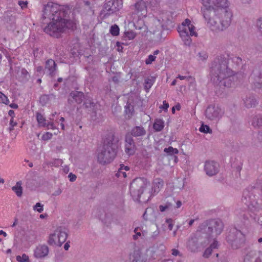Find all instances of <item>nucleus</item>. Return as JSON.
Returning a JSON list of instances; mask_svg holds the SVG:
<instances>
[{
  "mask_svg": "<svg viewBox=\"0 0 262 262\" xmlns=\"http://www.w3.org/2000/svg\"><path fill=\"white\" fill-rule=\"evenodd\" d=\"M61 6L57 4L48 3L44 8L43 18H49L52 21L48 24L43 30L45 33L51 36L59 37L61 34L67 30L74 29L76 24L71 20L61 17Z\"/></svg>",
  "mask_w": 262,
  "mask_h": 262,
  "instance_id": "nucleus-1",
  "label": "nucleus"
},
{
  "mask_svg": "<svg viewBox=\"0 0 262 262\" xmlns=\"http://www.w3.org/2000/svg\"><path fill=\"white\" fill-rule=\"evenodd\" d=\"M228 59L224 56L216 57L210 68L211 80L220 88L231 86L234 72L228 66Z\"/></svg>",
  "mask_w": 262,
  "mask_h": 262,
  "instance_id": "nucleus-2",
  "label": "nucleus"
},
{
  "mask_svg": "<svg viewBox=\"0 0 262 262\" xmlns=\"http://www.w3.org/2000/svg\"><path fill=\"white\" fill-rule=\"evenodd\" d=\"M203 15L210 29L216 32L223 31L228 28L232 17V13L229 8L217 11L205 8Z\"/></svg>",
  "mask_w": 262,
  "mask_h": 262,
  "instance_id": "nucleus-3",
  "label": "nucleus"
},
{
  "mask_svg": "<svg viewBox=\"0 0 262 262\" xmlns=\"http://www.w3.org/2000/svg\"><path fill=\"white\" fill-rule=\"evenodd\" d=\"M117 147L114 135L109 133L104 141V145L98 149V161L102 164L111 162L116 156Z\"/></svg>",
  "mask_w": 262,
  "mask_h": 262,
  "instance_id": "nucleus-4",
  "label": "nucleus"
},
{
  "mask_svg": "<svg viewBox=\"0 0 262 262\" xmlns=\"http://www.w3.org/2000/svg\"><path fill=\"white\" fill-rule=\"evenodd\" d=\"M224 227V224L220 219H214L204 222L199 226V229L200 232L214 237L221 234Z\"/></svg>",
  "mask_w": 262,
  "mask_h": 262,
  "instance_id": "nucleus-5",
  "label": "nucleus"
},
{
  "mask_svg": "<svg viewBox=\"0 0 262 262\" xmlns=\"http://www.w3.org/2000/svg\"><path fill=\"white\" fill-rule=\"evenodd\" d=\"M150 184L145 179L138 178L134 179L130 185V193L135 201H140L144 193L150 196V192L147 190Z\"/></svg>",
  "mask_w": 262,
  "mask_h": 262,
  "instance_id": "nucleus-6",
  "label": "nucleus"
},
{
  "mask_svg": "<svg viewBox=\"0 0 262 262\" xmlns=\"http://www.w3.org/2000/svg\"><path fill=\"white\" fill-rule=\"evenodd\" d=\"M195 27L191 24L190 19L186 18L182 24L178 27L177 31L186 46H189L192 42L191 36H198L195 31Z\"/></svg>",
  "mask_w": 262,
  "mask_h": 262,
  "instance_id": "nucleus-7",
  "label": "nucleus"
},
{
  "mask_svg": "<svg viewBox=\"0 0 262 262\" xmlns=\"http://www.w3.org/2000/svg\"><path fill=\"white\" fill-rule=\"evenodd\" d=\"M198 229L196 234L192 235L188 238L186 247L188 250L192 253H197L202 250L209 244L208 238L201 235Z\"/></svg>",
  "mask_w": 262,
  "mask_h": 262,
  "instance_id": "nucleus-8",
  "label": "nucleus"
},
{
  "mask_svg": "<svg viewBox=\"0 0 262 262\" xmlns=\"http://www.w3.org/2000/svg\"><path fill=\"white\" fill-rule=\"evenodd\" d=\"M226 238L227 243L233 249H237L242 247L245 241L244 234L235 228H232L229 230Z\"/></svg>",
  "mask_w": 262,
  "mask_h": 262,
  "instance_id": "nucleus-9",
  "label": "nucleus"
},
{
  "mask_svg": "<svg viewBox=\"0 0 262 262\" xmlns=\"http://www.w3.org/2000/svg\"><path fill=\"white\" fill-rule=\"evenodd\" d=\"M167 200H165V211L166 210H170L175 213L177 208H180L182 205L181 201H176L174 198L169 197L172 194V191L174 189V186L172 183H169L167 184Z\"/></svg>",
  "mask_w": 262,
  "mask_h": 262,
  "instance_id": "nucleus-10",
  "label": "nucleus"
},
{
  "mask_svg": "<svg viewBox=\"0 0 262 262\" xmlns=\"http://www.w3.org/2000/svg\"><path fill=\"white\" fill-rule=\"evenodd\" d=\"M203 6L201 11L204 14V9L217 11L219 9H224L229 8V3L228 0H202Z\"/></svg>",
  "mask_w": 262,
  "mask_h": 262,
  "instance_id": "nucleus-11",
  "label": "nucleus"
},
{
  "mask_svg": "<svg viewBox=\"0 0 262 262\" xmlns=\"http://www.w3.org/2000/svg\"><path fill=\"white\" fill-rule=\"evenodd\" d=\"M122 7V0L109 1L104 4L101 15H103V18H105L109 15L119 11Z\"/></svg>",
  "mask_w": 262,
  "mask_h": 262,
  "instance_id": "nucleus-12",
  "label": "nucleus"
},
{
  "mask_svg": "<svg viewBox=\"0 0 262 262\" xmlns=\"http://www.w3.org/2000/svg\"><path fill=\"white\" fill-rule=\"evenodd\" d=\"M67 238V233L61 227H58L49 235L48 244L50 245L61 246Z\"/></svg>",
  "mask_w": 262,
  "mask_h": 262,
  "instance_id": "nucleus-13",
  "label": "nucleus"
},
{
  "mask_svg": "<svg viewBox=\"0 0 262 262\" xmlns=\"http://www.w3.org/2000/svg\"><path fill=\"white\" fill-rule=\"evenodd\" d=\"M249 80L255 89L262 88V62L255 67L251 74Z\"/></svg>",
  "mask_w": 262,
  "mask_h": 262,
  "instance_id": "nucleus-14",
  "label": "nucleus"
},
{
  "mask_svg": "<svg viewBox=\"0 0 262 262\" xmlns=\"http://www.w3.org/2000/svg\"><path fill=\"white\" fill-rule=\"evenodd\" d=\"M224 114V112L217 105H209L205 112L206 117L211 120H216L220 119Z\"/></svg>",
  "mask_w": 262,
  "mask_h": 262,
  "instance_id": "nucleus-15",
  "label": "nucleus"
},
{
  "mask_svg": "<svg viewBox=\"0 0 262 262\" xmlns=\"http://www.w3.org/2000/svg\"><path fill=\"white\" fill-rule=\"evenodd\" d=\"M178 154L179 150L176 148H173L171 146L165 148V160L166 159L168 161V165L173 166L178 162Z\"/></svg>",
  "mask_w": 262,
  "mask_h": 262,
  "instance_id": "nucleus-16",
  "label": "nucleus"
},
{
  "mask_svg": "<svg viewBox=\"0 0 262 262\" xmlns=\"http://www.w3.org/2000/svg\"><path fill=\"white\" fill-rule=\"evenodd\" d=\"M165 15L166 16L165 30H170L174 27L177 13L174 10L170 9L166 11Z\"/></svg>",
  "mask_w": 262,
  "mask_h": 262,
  "instance_id": "nucleus-17",
  "label": "nucleus"
},
{
  "mask_svg": "<svg viewBox=\"0 0 262 262\" xmlns=\"http://www.w3.org/2000/svg\"><path fill=\"white\" fill-rule=\"evenodd\" d=\"M204 170L208 176L216 175L219 171V165L214 161H207L205 163Z\"/></svg>",
  "mask_w": 262,
  "mask_h": 262,
  "instance_id": "nucleus-18",
  "label": "nucleus"
},
{
  "mask_svg": "<svg viewBox=\"0 0 262 262\" xmlns=\"http://www.w3.org/2000/svg\"><path fill=\"white\" fill-rule=\"evenodd\" d=\"M48 247L45 245H38L34 250V256L36 258H42L48 254Z\"/></svg>",
  "mask_w": 262,
  "mask_h": 262,
  "instance_id": "nucleus-19",
  "label": "nucleus"
},
{
  "mask_svg": "<svg viewBox=\"0 0 262 262\" xmlns=\"http://www.w3.org/2000/svg\"><path fill=\"white\" fill-rule=\"evenodd\" d=\"M125 151L128 155H133L135 152V143L133 139L131 137H126Z\"/></svg>",
  "mask_w": 262,
  "mask_h": 262,
  "instance_id": "nucleus-20",
  "label": "nucleus"
},
{
  "mask_svg": "<svg viewBox=\"0 0 262 262\" xmlns=\"http://www.w3.org/2000/svg\"><path fill=\"white\" fill-rule=\"evenodd\" d=\"M245 106L247 108L255 107L258 104L257 100L253 95H249L243 99Z\"/></svg>",
  "mask_w": 262,
  "mask_h": 262,
  "instance_id": "nucleus-21",
  "label": "nucleus"
},
{
  "mask_svg": "<svg viewBox=\"0 0 262 262\" xmlns=\"http://www.w3.org/2000/svg\"><path fill=\"white\" fill-rule=\"evenodd\" d=\"M253 198L254 196L250 192L249 190L246 189L243 192L242 201L247 206L253 205L254 202Z\"/></svg>",
  "mask_w": 262,
  "mask_h": 262,
  "instance_id": "nucleus-22",
  "label": "nucleus"
},
{
  "mask_svg": "<svg viewBox=\"0 0 262 262\" xmlns=\"http://www.w3.org/2000/svg\"><path fill=\"white\" fill-rule=\"evenodd\" d=\"M218 242L216 240H214L213 242L207 248L203 254V256L204 258H208L212 253L213 250L218 248Z\"/></svg>",
  "mask_w": 262,
  "mask_h": 262,
  "instance_id": "nucleus-23",
  "label": "nucleus"
},
{
  "mask_svg": "<svg viewBox=\"0 0 262 262\" xmlns=\"http://www.w3.org/2000/svg\"><path fill=\"white\" fill-rule=\"evenodd\" d=\"M251 124L255 128H262V114L255 115L252 119Z\"/></svg>",
  "mask_w": 262,
  "mask_h": 262,
  "instance_id": "nucleus-24",
  "label": "nucleus"
},
{
  "mask_svg": "<svg viewBox=\"0 0 262 262\" xmlns=\"http://www.w3.org/2000/svg\"><path fill=\"white\" fill-rule=\"evenodd\" d=\"M56 63L53 59H50L46 61L45 68L48 70L50 75H53L56 70Z\"/></svg>",
  "mask_w": 262,
  "mask_h": 262,
  "instance_id": "nucleus-25",
  "label": "nucleus"
},
{
  "mask_svg": "<svg viewBox=\"0 0 262 262\" xmlns=\"http://www.w3.org/2000/svg\"><path fill=\"white\" fill-rule=\"evenodd\" d=\"M70 96L75 100L77 103H81L84 98V94L82 92L78 91L72 92L70 93Z\"/></svg>",
  "mask_w": 262,
  "mask_h": 262,
  "instance_id": "nucleus-26",
  "label": "nucleus"
},
{
  "mask_svg": "<svg viewBox=\"0 0 262 262\" xmlns=\"http://www.w3.org/2000/svg\"><path fill=\"white\" fill-rule=\"evenodd\" d=\"M146 131L141 126H136L133 128L131 134L135 137H139L145 135Z\"/></svg>",
  "mask_w": 262,
  "mask_h": 262,
  "instance_id": "nucleus-27",
  "label": "nucleus"
},
{
  "mask_svg": "<svg viewBox=\"0 0 262 262\" xmlns=\"http://www.w3.org/2000/svg\"><path fill=\"white\" fill-rule=\"evenodd\" d=\"M153 185L154 193H158L160 190V188L163 186V181L161 179L156 178L154 181Z\"/></svg>",
  "mask_w": 262,
  "mask_h": 262,
  "instance_id": "nucleus-28",
  "label": "nucleus"
},
{
  "mask_svg": "<svg viewBox=\"0 0 262 262\" xmlns=\"http://www.w3.org/2000/svg\"><path fill=\"white\" fill-rule=\"evenodd\" d=\"M129 170V167L121 165L118 172L116 173V176L118 178H126V171Z\"/></svg>",
  "mask_w": 262,
  "mask_h": 262,
  "instance_id": "nucleus-29",
  "label": "nucleus"
},
{
  "mask_svg": "<svg viewBox=\"0 0 262 262\" xmlns=\"http://www.w3.org/2000/svg\"><path fill=\"white\" fill-rule=\"evenodd\" d=\"M22 183L21 181H18L15 186L12 187V190L15 193L16 195L20 197L23 193V188L21 187Z\"/></svg>",
  "mask_w": 262,
  "mask_h": 262,
  "instance_id": "nucleus-30",
  "label": "nucleus"
},
{
  "mask_svg": "<svg viewBox=\"0 0 262 262\" xmlns=\"http://www.w3.org/2000/svg\"><path fill=\"white\" fill-rule=\"evenodd\" d=\"M135 8L138 12H142L146 11V5L145 3L141 0L137 2L135 5Z\"/></svg>",
  "mask_w": 262,
  "mask_h": 262,
  "instance_id": "nucleus-31",
  "label": "nucleus"
},
{
  "mask_svg": "<svg viewBox=\"0 0 262 262\" xmlns=\"http://www.w3.org/2000/svg\"><path fill=\"white\" fill-rule=\"evenodd\" d=\"M134 107L130 104H127L125 107V118L129 119L133 116Z\"/></svg>",
  "mask_w": 262,
  "mask_h": 262,
  "instance_id": "nucleus-32",
  "label": "nucleus"
},
{
  "mask_svg": "<svg viewBox=\"0 0 262 262\" xmlns=\"http://www.w3.org/2000/svg\"><path fill=\"white\" fill-rule=\"evenodd\" d=\"M36 119L40 126L45 127L46 126V120L43 116L39 113H36Z\"/></svg>",
  "mask_w": 262,
  "mask_h": 262,
  "instance_id": "nucleus-33",
  "label": "nucleus"
},
{
  "mask_svg": "<svg viewBox=\"0 0 262 262\" xmlns=\"http://www.w3.org/2000/svg\"><path fill=\"white\" fill-rule=\"evenodd\" d=\"M163 126L164 122L161 119H156L153 125V127L156 131L161 130Z\"/></svg>",
  "mask_w": 262,
  "mask_h": 262,
  "instance_id": "nucleus-34",
  "label": "nucleus"
},
{
  "mask_svg": "<svg viewBox=\"0 0 262 262\" xmlns=\"http://www.w3.org/2000/svg\"><path fill=\"white\" fill-rule=\"evenodd\" d=\"M199 131L201 133H205V134H207V133L212 134V130L210 128V127L208 125H205L203 123H202V124L200 126V127L199 128Z\"/></svg>",
  "mask_w": 262,
  "mask_h": 262,
  "instance_id": "nucleus-35",
  "label": "nucleus"
},
{
  "mask_svg": "<svg viewBox=\"0 0 262 262\" xmlns=\"http://www.w3.org/2000/svg\"><path fill=\"white\" fill-rule=\"evenodd\" d=\"M140 252L138 250L135 251L133 254H130V259L132 260L133 262H138L140 260Z\"/></svg>",
  "mask_w": 262,
  "mask_h": 262,
  "instance_id": "nucleus-36",
  "label": "nucleus"
},
{
  "mask_svg": "<svg viewBox=\"0 0 262 262\" xmlns=\"http://www.w3.org/2000/svg\"><path fill=\"white\" fill-rule=\"evenodd\" d=\"M159 53V51L157 50L154 52V55H149L148 58L145 60V63L146 64H151L152 61H155L156 59V57L155 55L158 54Z\"/></svg>",
  "mask_w": 262,
  "mask_h": 262,
  "instance_id": "nucleus-37",
  "label": "nucleus"
},
{
  "mask_svg": "<svg viewBox=\"0 0 262 262\" xmlns=\"http://www.w3.org/2000/svg\"><path fill=\"white\" fill-rule=\"evenodd\" d=\"M16 259L18 262H30L29 257L26 254H23L22 255H17Z\"/></svg>",
  "mask_w": 262,
  "mask_h": 262,
  "instance_id": "nucleus-38",
  "label": "nucleus"
},
{
  "mask_svg": "<svg viewBox=\"0 0 262 262\" xmlns=\"http://www.w3.org/2000/svg\"><path fill=\"white\" fill-rule=\"evenodd\" d=\"M136 36V33L133 31H126L124 32V37L132 40Z\"/></svg>",
  "mask_w": 262,
  "mask_h": 262,
  "instance_id": "nucleus-39",
  "label": "nucleus"
},
{
  "mask_svg": "<svg viewBox=\"0 0 262 262\" xmlns=\"http://www.w3.org/2000/svg\"><path fill=\"white\" fill-rule=\"evenodd\" d=\"M110 33L113 36H117L119 34V28L116 25H114L111 27Z\"/></svg>",
  "mask_w": 262,
  "mask_h": 262,
  "instance_id": "nucleus-40",
  "label": "nucleus"
},
{
  "mask_svg": "<svg viewBox=\"0 0 262 262\" xmlns=\"http://www.w3.org/2000/svg\"><path fill=\"white\" fill-rule=\"evenodd\" d=\"M255 253L253 252H249L244 258V262H253V258Z\"/></svg>",
  "mask_w": 262,
  "mask_h": 262,
  "instance_id": "nucleus-41",
  "label": "nucleus"
},
{
  "mask_svg": "<svg viewBox=\"0 0 262 262\" xmlns=\"http://www.w3.org/2000/svg\"><path fill=\"white\" fill-rule=\"evenodd\" d=\"M0 103L6 105L8 104L9 103V100L8 97L1 92H0Z\"/></svg>",
  "mask_w": 262,
  "mask_h": 262,
  "instance_id": "nucleus-42",
  "label": "nucleus"
},
{
  "mask_svg": "<svg viewBox=\"0 0 262 262\" xmlns=\"http://www.w3.org/2000/svg\"><path fill=\"white\" fill-rule=\"evenodd\" d=\"M154 81L152 79L147 78L145 80L144 88L146 90H148L152 85Z\"/></svg>",
  "mask_w": 262,
  "mask_h": 262,
  "instance_id": "nucleus-43",
  "label": "nucleus"
},
{
  "mask_svg": "<svg viewBox=\"0 0 262 262\" xmlns=\"http://www.w3.org/2000/svg\"><path fill=\"white\" fill-rule=\"evenodd\" d=\"M256 27L262 36V16L259 17L256 20Z\"/></svg>",
  "mask_w": 262,
  "mask_h": 262,
  "instance_id": "nucleus-44",
  "label": "nucleus"
},
{
  "mask_svg": "<svg viewBox=\"0 0 262 262\" xmlns=\"http://www.w3.org/2000/svg\"><path fill=\"white\" fill-rule=\"evenodd\" d=\"M165 223L167 225L168 229L169 230H171L175 223L174 221L171 219H167Z\"/></svg>",
  "mask_w": 262,
  "mask_h": 262,
  "instance_id": "nucleus-45",
  "label": "nucleus"
},
{
  "mask_svg": "<svg viewBox=\"0 0 262 262\" xmlns=\"http://www.w3.org/2000/svg\"><path fill=\"white\" fill-rule=\"evenodd\" d=\"M198 56L200 58V60H201L202 61L206 60L208 56L207 53L205 51H202L201 52H199L198 53Z\"/></svg>",
  "mask_w": 262,
  "mask_h": 262,
  "instance_id": "nucleus-46",
  "label": "nucleus"
},
{
  "mask_svg": "<svg viewBox=\"0 0 262 262\" xmlns=\"http://www.w3.org/2000/svg\"><path fill=\"white\" fill-rule=\"evenodd\" d=\"M94 103L92 101L91 99L87 98L84 101V105L86 108L92 107L94 106Z\"/></svg>",
  "mask_w": 262,
  "mask_h": 262,
  "instance_id": "nucleus-47",
  "label": "nucleus"
},
{
  "mask_svg": "<svg viewBox=\"0 0 262 262\" xmlns=\"http://www.w3.org/2000/svg\"><path fill=\"white\" fill-rule=\"evenodd\" d=\"M34 210H37L38 212L40 213L43 210V205L40 203H37L34 206Z\"/></svg>",
  "mask_w": 262,
  "mask_h": 262,
  "instance_id": "nucleus-48",
  "label": "nucleus"
},
{
  "mask_svg": "<svg viewBox=\"0 0 262 262\" xmlns=\"http://www.w3.org/2000/svg\"><path fill=\"white\" fill-rule=\"evenodd\" d=\"M52 136L53 135L52 133L47 132L42 135V139L43 140H48L52 138Z\"/></svg>",
  "mask_w": 262,
  "mask_h": 262,
  "instance_id": "nucleus-49",
  "label": "nucleus"
},
{
  "mask_svg": "<svg viewBox=\"0 0 262 262\" xmlns=\"http://www.w3.org/2000/svg\"><path fill=\"white\" fill-rule=\"evenodd\" d=\"M14 118H11L10 120V130L11 131L14 129V127L16 126L17 123L14 121Z\"/></svg>",
  "mask_w": 262,
  "mask_h": 262,
  "instance_id": "nucleus-50",
  "label": "nucleus"
},
{
  "mask_svg": "<svg viewBox=\"0 0 262 262\" xmlns=\"http://www.w3.org/2000/svg\"><path fill=\"white\" fill-rule=\"evenodd\" d=\"M254 262H262V252L259 251Z\"/></svg>",
  "mask_w": 262,
  "mask_h": 262,
  "instance_id": "nucleus-51",
  "label": "nucleus"
},
{
  "mask_svg": "<svg viewBox=\"0 0 262 262\" xmlns=\"http://www.w3.org/2000/svg\"><path fill=\"white\" fill-rule=\"evenodd\" d=\"M116 46H117V51L119 52L122 53L123 48L122 46V44L120 42L117 41L116 42Z\"/></svg>",
  "mask_w": 262,
  "mask_h": 262,
  "instance_id": "nucleus-52",
  "label": "nucleus"
},
{
  "mask_svg": "<svg viewBox=\"0 0 262 262\" xmlns=\"http://www.w3.org/2000/svg\"><path fill=\"white\" fill-rule=\"evenodd\" d=\"M138 228H136L134 230V232L136 233V234L133 236V238L135 240H136L137 239H138L139 236H141V233L140 232H138Z\"/></svg>",
  "mask_w": 262,
  "mask_h": 262,
  "instance_id": "nucleus-53",
  "label": "nucleus"
},
{
  "mask_svg": "<svg viewBox=\"0 0 262 262\" xmlns=\"http://www.w3.org/2000/svg\"><path fill=\"white\" fill-rule=\"evenodd\" d=\"M180 109H181V105L179 103H178L175 106H174L172 107L171 111H172V114H174L175 113L176 110L179 111Z\"/></svg>",
  "mask_w": 262,
  "mask_h": 262,
  "instance_id": "nucleus-54",
  "label": "nucleus"
},
{
  "mask_svg": "<svg viewBox=\"0 0 262 262\" xmlns=\"http://www.w3.org/2000/svg\"><path fill=\"white\" fill-rule=\"evenodd\" d=\"M19 5L21 7L22 9H24L27 6L28 3L27 1L24 2V1H19L18 2Z\"/></svg>",
  "mask_w": 262,
  "mask_h": 262,
  "instance_id": "nucleus-55",
  "label": "nucleus"
},
{
  "mask_svg": "<svg viewBox=\"0 0 262 262\" xmlns=\"http://www.w3.org/2000/svg\"><path fill=\"white\" fill-rule=\"evenodd\" d=\"M171 251H172L171 254L173 256H176L177 255H181L180 251L177 249H172L171 250Z\"/></svg>",
  "mask_w": 262,
  "mask_h": 262,
  "instance_id": "nucleus-56",
  "label": "nucleus"
},
{
  "mask_svg": "<svg viewBox=\"0 0 262 262\" xmlns=\"http://www.w3.org/2000/svg\"><path fill=\"white\" fill-rule=\"evenodd\" d=\"M69 178L70 179V181L71 182H74L76 179V176L75 174H72V173H70L69 174Z\"/></svg>",
  "mask_w": 262,
  "mask_h": 262,
  "instance_id": "nucleus-57",
  "label": "nucleus"
},
{
  "mask_svg": "<svg viewBox=\"0 0 262 262\" xmlns=\"http://www.w3.org/2000/svg\"><path fill=\"white\" fill-rule=\"evenodd\" d=\"M177 78H179L180 80H184V79H187L189 80V79L191 78V76H181L180 75H179Z\"/></svg>",
  "mask_w": 262,
  "mask_h": 262,
  "instance_id": "nucleus-58",
  "label": "nucleus"
},
{
  "mask_svg": "<svg viewBox=\"0 0 262 262\" xmlns=\"http://www.w3.org/2000/svg\"><path fill=\"white\" fill-rule=\"evenodd\" d=\"M257 138L259 142H262V129L259 131Z\"/></svg>",
  "mask_w": 262,
  "mask_h": 262,
  "instance_id": "nucleus-59",
  "label": "nucleus"
},
{
  "mask_svg": "<svg viewBox=\"0 0 262 262\" xmlns=\"http://www.w3.org/2000/svg\"><path fill=\"white\" fill-rule=\"evenodd\" d=\"M48 128H51V129H54V123L51 122V123H49L48 124L46 123V126Z\"/></svg>",
  "mask_w": 262,
  "mask_h": 262,
  "instance_id": "nucleus-60",
  "label": "nucleus"
},
{
  "mask_svg": "<svg viewBox=\"0 0 262 262\" xmlns=\"http://www.w3.org/2000/svg\"><path fill=\"white\" fill-rule=\"evenodd\" d=\"M8 114L11 117V118H14L15 117V113H14V111L11 110H10L9 112H8Z\"/></svg>",
  "mask_w": 262,
  "mask_h": 262,
  "instance_id": "nucleus-61",
  "label": "nucleus"
},
{
  "mask_svg": "<svg viewBox=\"0 0 262 262\" xmlns=\"http://www.w3.org/2000/svg\"><path fill=\"white\" fill-rule=\"evenodd\" d=\"M43 69L42 67L38 66L36 68V71L38 73H41L43 72Z\"/></svg>",
  "mask_w": 262,
  "mask_h": 262,
  "instance_id": "nucleus-62",
  "label": "nucleus"
},
{
  "mask_svg": "<svg viewBox=\"0 0 262 262\" xmlns=\"http://www.w3.org/2000/svg\"><path fill=\"white\" fill-rule=\"evenodd\" d=\"M234 61H235L237 63L242 61V58L239 57H235L233 59Z\"/></svg>",
  "mask_w": 262,
  "mask_h": 262,
  "instance_id": "nucleus-63",
  "label": "nucleus"
},
{
  "mask_svg": "<svg viewBox=\"0 0 262 262\" xmlns=\"http://www.w3.org/2000/svg\"><path fill=\"white\" fill-rule=\"evenodd\" d=\"M9 106L10 107L15 109L17 108L18 107V105L16 103H11Z\"/></svg>",
  "mask_w": 262,
  "mask_h": 262,
  "instance_id": "nucleus-64",
  "label": "nucleus"
}]
</instances>
